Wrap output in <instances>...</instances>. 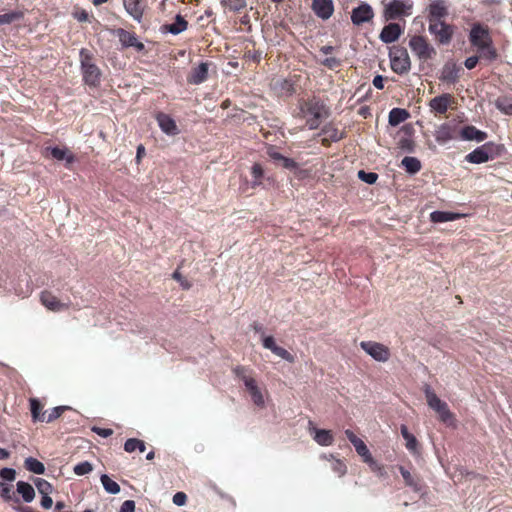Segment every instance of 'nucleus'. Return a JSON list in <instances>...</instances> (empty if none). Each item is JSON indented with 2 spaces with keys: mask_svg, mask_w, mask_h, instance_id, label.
Returning a JSON list of instances; mask_svg holds the SVG:
<instances>
[{
  "mask_svg": "<svg viewBox=\"0 0 512 512\" xmlns=\"http://www.w3.org/2000/svg\"><path fill=\"white\" fill-rule=\"evenodd\" d=\"M409 47L421 61H427L436 55L434 47L422 36L411 37Z\"/></svg>",
  "mask_w": 512,
  "mask_h": 512,
  "instance_id": "nucleus-7",
  "label": "nucleus"
},
{
  "mask_svg": "<svg viewBox=\"0 0 512 512\" xmlns=\"http://www.w3.org/2000/svg\"><path fill=\"white\" fill-rule=\"evenodd\" d=\"M400 430L401 435L405 440V447L407 448V450L411 452L413 455H420L419 443L416 437L408 431L406 425H401Z\"/></svg>",
  "mask_w": 512,
  "mask_h": 512,
  "instance_id": "nucleus-22",
  "label": "nucleus"
},
{
  "mask_svg": "<svg viewBox=\"0 0 512 512\" xmlns=\"http://www.w3.org/2000/svg\"><path fill=\"white\" fill-rule=\"evenodd\" d=\"M487 134L481 130H478L474 126H465L461 130V138L468 141L482 142L486 139Z\"/></svg>",
  "mask_w": 512,
  "mask_h": 512,
  "instance_id": "nucleus-24",
  "label": "nucleus"
},
{
  "mask_svg": "<svg viewBox=\"0 0 512 512\" xmlns=\"http://www.w3.org/2000/svg\"><path fill=\"white\" fill-rule=\"evenodd\" d=\"M479 61V58L477 56H471V57H468L466 60H465V67L467 69H473L477 63Z\"/></svg>",
  "mask_w": 512,
  "mask_h": 512,
  "instance_id": "nucleus-62",
  "label": "nucleus"
},
{
  "mask_svg": "<svg viewBox=\"0 0 512 512\" xmlns=\"http://www.w3.org/2000/svg\"><path fill=\"white\" fill-rule=\"evenodd\" d=\"M399 470H400V473H401L406 485H408L410 487H416V483H415L411 473L402 466H400Z\"/></svg>",
  "mask_w": 512,
  "mask_h": 512,
  "instance_id": "nucleus-50",
  "label": "nucleus"
},
{
  "mask_svg": "<svg viewBox=\"0 0 512 512\" xmlns=\"http://www.w3.org/2000/svg\"><path fill=\"white\" fill-rule=\"evenodd\" d=\"M42 405L37 399L30 400V409L34 421L42 422Z\"/></svg>",
  "mask_w": 512,
  "mask_h": 512,
  "instance_id": "nucleus-42",
  "label": "nucleus"
},
{
  "mask_svg": "<svg viewBox=\"0 0 512 512\" xmlns=\"http://www.w3.org/2000/svg\"><path fill=\"white\" fill-rule=\"evenodd\" d=\"M281 166L287 169H294L296 167V163L293 159L287 158L285 156L278 162Z\"/></svg>",
  "mask_w": 512,
  "mask_h": 512,
  "instance_id": "nucleus-59",
  "label": "nucleus"
},
{
  "mask_svg": "<svg viewBox=\"0 0 512 512\" xmlns=\"http://www.w3.org/2000/svg\"><path fill=\"white\" fill-rule=\"evenodd\" d=\"M365 463H367L370 467V469L379 477H386L387 476V473L384 469V466L379 464L377 461H375L373 459V457L371 456L370 459H367L365 461Z\"/></svg>",
  "mask_w": 512,
  "mask_h": 512,
  "instance_id": "nucleus-44",
  "label": "nucleus"
},
{
  "mask_svg": "<svg viewBox=\"0 0 512 512\" xmlns=\"http://www.w3.org/2000/svg\"><path fill=\"white\" fill-rule=\"evenodd\" d=\"M0 494H1V497L5 500V501H12L14 500L15 502H18V498H15L14 497V493L12 492V487L9 486V485H3L0 489Z\"/></svg>",
  "mask_w": 512,
  "mask_h": 512,
  "instance_id": "nucleus-47",
  "label": "nucleus"
},
{
  "mask_svg": "<svg viewBox=\"0 0 512 512\" xmlns=\"http://www.w3.org/2000/svg\"><path fill=\"white\" fill-rule=\"evenodd\" d=\"M40 301L43 306L52 312L67 310L70 306V303L60 301L54 294L49 291L41 292Z\"/></svg>",
  "mask_w": 512,
  "mask_h": 512,
  "instance_id": "nucleus-11",
  "label": "nucleus"
},
{
  "mask_svg": "<svg viewBox=\"0 0 512 512\" xmlns=\"http://www.w3.org/2000/svg\"><path fill=\"white\" fill-rule=\"evenodd\" d=\"M46 151L49 152L54 159L65 161L67 165H70L74 161L73 154L67 148L49 147L46 148Z\"/></svg>",
  "mask_w": 512,
  "mask_h": 512,
  "instance_id": "nucleus-25",
  "label": "nucleus"
},
{
  "mask_svg": "<svg viewBox=\"0 0 512 512\" xmlns=\"http://www.w3.org/2000/svg\"><path fill=\"white\" fill-rule=\"evenodd\" d=\"M41 506L44 509H50L53 505V500L49 495H42Z\"/></svg>",
  "mask_w": 512,
  "mask_h": 512,
  "instance_id": "nucleus-63",
  "label": "nucleus"
},
{
  "mask_svg": "<svg viewBox=\"0 0 512 512\" xmlns=\"http://www.w3.org/2000/svg\"><path fill=\"white\" fill-rule=\"evenodd\" d=\"M448 14L447 4L444 0H434L429 5V23L442 21Z\"/></svg>",
  "mask_w": 512,
  "mask_h": 512,
  "instance_id": "nucleus-19",
  "label": "nucleus"
},
{
  "mask_svg": "<svg viewBox=\"0 0 512 512\" xmlns=\"http://www.w3.org/2000/svg\"><path fill=\"white\" fill-rule=\"evenodd\" d=\"M470 42L477 48L481 57L488 60L496 58V51L491 45L492 41L487 28L480 24L473 25L470 31Z\"/></svg>",
  "mask_w": 512,
  "mask_h": 512,
  "instance_id": "nucleus-1",
  "label": "nucleus"
},
{
  "mask_svg": "<svg viewBox=\"0 0 512 512\" xmlns=\"http://www.w3.org/2000/svg\"><path fill=\"white\" fill-rule=\"evenodd\" d=\"M374 16L373 10L370 5L363 3L357 8H354L351 13V20L355 25H361L370 21Z\"/></svg>",
  "mask_w": 512,
  "mask_h": 512,
  "instance_id": "nucleus-15",
  "label": "nucleus"
},
{
  "mask_svg": "<svg viewBox=\"0 0 512 512\" xmlns=\"http://www.w3.org/2000/svg\"><path fill=\"white\" fill-rule=\"evenodd\" d=\"M80 65L85 84L97 87L101 80V71L93 61L92 53L82 48L80 50Z\"/></svg>",
  "mask_w": 512,
  "mask_h": 512,
  "instance_id": "nucleus-2",
  "label": "nucleus"
},
{
  "mask_svg": "<svg viewBox=\"0 0 512 512\" xmlns=\"http://www.w3.org/2000/svg\"><path fill=\"white\" fill-rule=\"evenodd\" d=\"M126 12L138 23L142 21L144 5L142 0H123Z\"/></svg>",
  "mask_w": 512,
  "mask_h": 512,
  "instance_id": "nucleus-20",
  "label": "nucleus"
},
{
  "mask_svg": "<svg viewBox=\"0 0 512 512\" xmlns=\"http://www.w3.org/2000/svg\"><path fill=\"white\" fill-rule=\"evenodd\" d=\"M435 139L439 144H445L453 139L452 128L448 124L440 125L435 131Z\"/></svg>",
  "mask_w": 512,
  "mask_h": 512,
  "instance_id": "nucleus-30",
  "label": "nucleus"
},
{
  "mask_svg": "<svg viewBox=\"0 0 512 512\" xmlns=\"http://www.w3.org/2000/svg\"><path fill=\"white\" fill-rule=\"evenodd\" d=\"M358 176L361 180L365 181L368 184H374L378 178V175L376 173H366L364 171H359Z\"/></svg>",
  "mask_w": 512,
  "mask_h": 512,
  "instance_id": "nucleus-49",
  "label": "nucleus"
},
{
  "mask_svg": "<svg viewBox=\"0 0 512 512\" xmlns=\"http://www.w3.org/2000/svg\"><path fill=\"white\" fill-rule=\"evenodd\" d=\"M325 133L327 134V136L332 139L333 141H338L342 138V133L339 132L338 130L336 129H333V128H330V129H327L325 130Z\"/></svg>",
  "mask_w": 512,
  "mask_h": 512,
  "instance_id": "nucleus-60",
  "label": "nucleus"
},
{
  "mask_svg": "<svg viewBox=\"0 0 512 512\" xmlns=\"http://www.w3.org/2000/svg\"><path fill=\"white\" fill-rule=\"evenodd\" d=\"M156 121L163 133L168 136H176L179 134L178 126L175 120L168 114L158 113L156 115Z\"/></svg>",
  "mask_w": 512,
  "mask_h": 512,
  "instance_id": "nucleus-14",
  "label": "nucleus"
},
{
  "mask_svg": "<svg viewBox=\"0 0 512 512\" xmlns=\"http://www.w3.org/2000/svg\"><path fill=\"white\" fill-rule=\"evenodd\" d=\"M66 409L64 406L52 408L50 411L42 413V422L50 423L61 416L62 412Z\"/></svg>",
  "mask_w": 512,
  "mask_h": 512,
  "instance_id": "nucleus-38",
  "label": "nucleus"
},
{
  "mask_svg": "<svg viewBox=\"0 0 512 512\" xmlns=\"http://www.w3.org/2000/svg\"><path fill=\"white\" fill-rule=\"evenodd\" d=\"M461 217V214L446 211H434L430 214V219L434 223H444L449 221L457 220Z\"/></svg>",
  "mask_w": 512,
  "mask_h": 512,
  "instance_id": "nucleus-29",
  "label": "nucleus"
},
{
  "mask_svg": "<svg viewBox=\"0 0 512 512\" xmlns=\"http://www.w3.org/2000/svg\"><path fill=\"white\" fill-rule=\"evenodd\" d=\"M234 373L238 378H240L243 381L247 391L251 396L253 403L256 406L263 408L265 406L264 395L260 388L258 387L256 380L252 377L249 370L246 367L237 366L236 368H234Z\"/></svg>",
  "mask_w": 512,
  "mask_h": 512,
  "instance_id": "nucleus-3",
  "label": "nucleus"
},
{
  "mask_svg": "<svg viewBox=\"0 0 512 512\" xmlns=\"http://www.w3.org/2000/svg\"><path fill=\"white\" fill-rule=\"evenodd\" d=\"M373 85L377 89H383L384 88V78L381 75H377L373 79Z\"/></svg>",
  "mask_w": 512,
  "mask_h": 512,
  "instance_id": "nucleus-64",
  "label": "nucleus"
},
{
  "mask_svg": "<svg viewBox=\"0 0 512 512\" xmlns=\"http://www.w3.org/2000/svg\"><path fill=\"white\" fill-rule=\"evenodd\" d=\"M424 393L428 406L438 414L439 419L447 425H452L454 415L447 403L442 401L429 386L425 387Z\"/></svg>",
  "mask_w": 512,
  "mask_h": 512,
  "instance_id": "nucleus-4",
  "label": "nucleus"
},
{
  "mask_svg": "<svg viewBox=\"0 0 512 512\" xmlns=\"http://www.w3.org/2000/svg\"><path fill=\"white\" fill-rule=\"evenodd\" d=\"M267 154L271 159H273L276 162H279L283 157V155L280 154L274 147H268Z\"/></svg>",
  "mask_w": 512,
  "mask_h": 512,
  "instance_id": "nucleus-61",
  "label": "nucleus"
},
{
  "mask_svg": "<svg viewBox=\"0 0 512 512\" xmlns=\"http://www.w3.org/2000/svg\"><path fill=\"white\" fill-rule=\"evenodd\" d=\"M262 344L265 349H268L271 352H273L278 346L272 336H264L262 339Z\"/></svg>",
  "mask_w": 512,
  "mask_h": 512,
  "instance_id": "nucleus-52",
  "label": "nucleus"
},
{
  "mask_svg": "<svg viewBox=\"0 0 512 512\" xmlns=\"http://www.w3.org/2000/svg\"><path fill=\"white\" fill-rule=\"evenodd\" d=\"M391 69L397 74H406L411 68L410 57L404 47L393 46L389 51Z\"/></svg>",
  "mask_w": 512,
  "mask_h": 512,
  "instance_id": "nucleus-5",
  "label": "nucleus"
},
{
  "mask_svg": "<svg viewBox=\"0 0 512 512\" xmlns=\"http://www.w3.org/2000/svg\"><path fill=\"white\" fill-rule=\"evenodd\" d=\"M353 446L358 455L362 457L364 462L367 459H370V457L372 456L368 447L366 446L362 439L359 438L357 441H353Z\"/></svg>",
  "mask_w": 512,
  "mask_h": 512,
  "instance_id": "nucleus-40",
  "label": "nucleus"
},
{
  "mask_svg": "<svg viewBox=\"0 0 512 512\" xmlns=\"http://www.w3.org/2000/svg\"><path fill=\"white\" fill-rule=\"evenodd\" d=\"M34 485L41 495H50L53 491L51 483L42 478H36L34 480Z\"/></svg>",
  "mask_w": 512,
  "mask_h": 512,
  "instance_id": "nucleus-41",
  "label": "nucleus"
},
{
  "mask_svg": "<svg viewBox=\"0 0 512 512\" xmlns=\"http://www.w3.org/2000/svg\"><path fill=\"white\" fill-rule=\"evenodd\" d=\"M413 2L411 0H390L384 3V17L394 20L412 14Z\"/></svg>",
  "mask_w": 512,
  "mask_h": 512,
  "instance_id": "nucleus-6",
  "label": "nucleus"
},
{
  "mask_svg": "<svg viewBox=\"0 0 512 512\" xmlns=\"http://www.w3.org/2000/svg\"><path fill=\"white\" fill-rule=\"evenodd\" d=\"M92 470H93V465L88 461L78 463L73 468L74 473L78 476L87 475L90 472H92Z\"/></svg>",
  "mask_w": 512,
  "mask_h": 512,
  "instance_id": "nucleus-45",
  "label": "nucleus"
},
{
  "mask_svg": "<svg viewBox=\"0 0 512 512\" xmlns=\"http://www.w3.org/2000/svg\"><path fill=\"white\" fill-rule=\"evenodd\" d=\"M401 35V28L396 23H390L386 25L381 33H380V39L384 43H392L396 41Z\"/></svg>",
  "mask_w": 512,
  "mask_h": 512,
  "instance_id": "nucleus-21",
  "label": "nucleus"
},
{
  "mask_svg": "<svg viewBox=\"0 0 512 512\" xmlns=\"http://www.w3.org/2000/svg\"><path fill=\"white\" fill-rule=\"evenodd\" d=\"M272 353L289 363H293L295 361L294 356L283 347L277 346Z\"/></svg>",
  "mask_w": 512,
  "mask_h": 512,
  "instance_id": "nucleus-46",
  "label": "nucleus"
},
{
  "mask_svg": "<svg viewBox=\"0 0 512 512\" xmlns=\"http://www.w3.org/2000/svg\"><path fill=\"white\" fill-rule=\"evenodd\" d=\"M135 502L132 500H126L122 503L119 512H134Z\"/></svg>",
  "mask_w": 512,
  "mask_h": 512,
  "instance_id": "nucleus-56",
  "label": "nucleus"
},
{
  "mask_svg": "<svg viewBox=\"0 0 512 512\" xmlns=\"http://www.w3.org/2000/svg\"><path fill=\"white\" fill-rule=\"evenodd\" d=\"M23 13L19 11H12L8 13H4L0 15V26L8 25L13 22L19 21L22 19Z\"/></svg>",
  "mask_w": 512,
  "mask_h": 512,
  "instance_id": "nucleus-39",
  "label": "nucleus"
},
{
  "mask_svg": "<svg viewBox=\"0 0 512 512\" xmlns=\"http://www.w3.org/2000/svg\"><path fill=\"white\" fill-rule=\"evenodd\" d=\"M322 64L330 69H335L340 65V61L335 57H327L322 60Z\"/></svg>",
  "mask_w": 512,
  "mask_h": 512,
  "instance_id": "nucleus-54",
  "label": "nucleus"
},
{
  "mask_svg": "<svg viewBox=\"0 0 512 512\" xmlns=\"http://www.w3.org/2000/svg\"><path fill=\"white\" fill-rule=\"evenodd\" d=\"M429 32L433 34L441 44H448L453 35L452 27L443 21L429 23Z\"/></svg>",
  "mask_w": 512,
  "mask_h": 512,
  "instance_id": "nucleus-10",
  "label": "nucleus"
},
{
  "mask_svg": "<svg viewBox=\"0 0 512 512\" xmlns=\"http://www.w3.org/2000/svg\"><path fill=\"white\" fill-rule=\"evenodd\" d=\"M0 478L12 482L16 478V471L13 468H3L0 470Z\"/></svg>",
  "mask_w": 512,
  "mask_h": 512,
  "instance_id": "nucleus-48",
  "label": "nucleus"
},
{
  "mask_svg": "<svg viewBox=\"0 0 512 512\" xmlns=\"http://www.w3.org/2000/svg\"><path fill=\"white\" fill-rule=\"evenodd\" d=\"M16 490L22 499L26 503H30L35 498V490L31 484L25 481H18L16 484Z\"/></svg>",
  "mask_w": 512,
  "mask_h": 512,
  "instance_id": "nucleus-26",
  "label": "nucleus"
},
{
  "mask_svg": "<svg viewBox=\"0 0 512 512\" xmlns=\"http://www.w3.org/2000/svg\"><path fill=\"white\" fill-rule=\"evenodd\" d=\"M309 432L313 440L320 446H330L334 442V436L332 431L326 429H318L313 425V422H309Z\"/></svg>",
  "mask_w": 512,
  "mask_h": 512,
  "instance_id": "nucleus-12",
  "label": "nucleus"
},
{
  "mask_svg": "<svg viewBox=\"0 0 512 512\" xmlns=\"http://www.w3.org/2000/svg\"><path fill=\"white\" fill-rule=\"evenodd\" d=\"M408 117H409V113L405 109L393 108L389 112V120L388 121L391 126H397L400 123L407 120Z\"/></svg>",
  "mask_w": 512,
  "mask_h": 512,
  "instance_id": "nucleus-32",
  "label": "nucleus"
},
{
  "mask_svg": "<svg viewBox=\"0 0 512 512\" xmlns=\"http://www.w3.org/2000/svg\"><path fill=\"white\" fill-rule=\"evenodd\" d=\"M332 469L339 476H343L346 473V465L341 460H335L333 462Z\"/></svg>",
  "mask_w": 512,
  "mask_h": 512,
  "instance_id": "nucleus-53",
  "label": "nucleus"
},
{
  "mask_svg": "<svg viewBox=\"0 0 512 512\" xmlns=\"http://www.w3.org/2000/svg\"><path fill=\"white\" fill-rule=\"evenodd\" d=\"M146 449L145 443L142 440L136 439V438H130L128 439L124 444V450L128 453H132L136 450H139V452H144Z\"/></svg>",
  "mask_w": 512,
  "mask_h": 512,
  "instance_id": "nucleus-36",
  "label": "nucleus"
},
{
  "mask_svg": "<svg viewBox=\"0 0 512 512\" xmlns=\"http://www.w3.org/2000/svg\"><path fill=\"white\" fill-rule=\"evenodd\" d=\"M466 160L470 163L481 164L489 160V154L485 146H481L470 152L466 156Z\"/></svg>",
  "mask_w": 512,
  "mask_h": 512,
  "instance_id": "nucleus-28",
  "label": "nucleus"
},
{
  "mask_svg": "<svg viewBox=\"0 0 512 512\" xmlns=\"http://www.w3.org/2000/svg\"><path fill=\"white\" fill-rule=\"evenodd\" d=\"M24 467L34 474H44L45 466L42 462L33 457H28L24 461Z\"/></svg>",
  "mask_w": 512,
  "mask_h": 512,
  "instance_id": "nucleus-33",
  "label": "nucleus"
},
{
  "mask_svg": "<svg viewBox=\"0 0 512 512\" xmlns=\"http://www.w3.org/2000/svg\"><path fill=\"white\" fill-rule=\"evenodd\" d=\"M92 431L104 438H107L113 434L112 429L108 428L93 427Z\"/></svg>",
  "mask_w": 512,
  "mask_h": 512,
  "instance_id": "nucleus-58",
  "label": "nucleus"
},
{
  "mask_svg": "<svg viewBox=\"0 0 512 512\" xmlns=\"http://www.w3.org/2000/svg\"><path fill=\"white\" fill-rule=\"evenodd\" d=\"M461 67L453 60L447 61L440 75V80L449 84H454L458 81L460 76Z\"/></svg>",
  "mask_w": 512,
  "mask_h": 512,
  "instance_id": "nucleus-13",
  "label": "nucleus"
},
{
  "mask_svg": "<svg viewBox=\"0 0 512 512\" xmlns=\"http://www.w3.org/2000/svg\"><path fill=\"white\" fill-rule=\"evenodd\" d=\"M401 165L405 168L407 173L412 175L418 173L422 168L420 160L411 156L404 157L401 161Z\"/></svg>",
  "mask_w": 512,
  "mask_h": 512,
  "instance_id": "nucleus-31",
  "label": "nucleus"
},
{
  "mask_svg": "<svg viewBox=\"0 0 512 512\" xmlns=\"http://www.w3.org/2000/svg\"><path fill=\"white\" fill-rule=\"evenodd\" d=\"M73 16L76 20H78L79 22H86L89 20V14L81 9V10H76L74 13H73Z\"/></svg>",
  "mask_w": 512,
  "mask_h": 512,
  "instance_id": "nucleus-57",
  "label": "nucleus"
},
{
  "mask_svg": "<svg viewBox=\"0 0 512 512\" xmlns=\"http://www.w3.org/2000/svg\"><path fill=\"white\" fill-rule=\"evenodd\" d=\"M302 113L306 118L307 125L310 129H316L320 125L321 119L325 115V110L319 102H309L302 109Z\"/></svg>",
  "mask_w": 512,
  "mask_h": 512,
  "instance_id": "nucleus-8",
  "label": "nucleus"
},
{
  "mask_svg": "<svg viewBox=\"0 0 512 512\" xmlns=\"http://www.w3.org/2000/svg\"><path fill=\"white\" fill-rule=\"evenodd\" d=\"M172 277H173V279H175L176 281L179 282V284L181 285V287L183 289L187 290L191 287L190 282L186 278H184L178 270H176L173 273Z\"/></svg>",
  "mask_w": 512,
  "mask_h": 512,
  "instance_id": "nucleus-51",
  "label": "nucleus"
},
{
  "mask_svg": "<svg viewBox=\"0 0 512 512\" xmlns=\"http://www.w3.org/2000/svg\"><path fill=\"white\" fill-rule=\"evenodd\" d=\"M186 501H187V496L184 492H177L173 496V503L177 506L185 505Z\"/></svg>",
  "mask_w": 512,
  "mask_h": 512,
  "instance_id": "nucleus-55",
  "label": "nucleus"
},
{
  "mask_svg": "<svg viewBox=\"0 0 512 512\" xmlns=\"http://www.w3.org/2000/svg\"><path fill=\"white\" fill-rule=\"evenodd\" d=\"M452 96L444 93L437 97L432 98L429 101V107L431 111L437 114H445L451 104Z\"/></svg>",
  "mask_w": 512,
  "mask_h": 512,
  "instance_id": "nucleus-18",
  "label": "nucleus"
},
{
  "mask_svg": "<svg viewBox=\"0 0 512 512\" xmlns=\"http://www.w3.org/2000/svg\"><path fill=\"white\" fill-rule=\"evenodd\" d=\"M187 27V21L181 15H177L173 23L164 25L162 29L163 31L169 32L173 35H178L184 32Z\"/></svg>",
  "mask_w": 512,
  "mask_h": 512,
  "instance_id": "nucleus-27",
  "label": "nucleus"
},
{
  "mask_svg": "<svg viewBox=\"0 0 512 512\" xmlns=\"http://www.w3.org/2000/svg\"><path fill=\"white\" fill-rule=\"evenodd\" d=\"M312 9L319 18L327 20L334 12V4L332 0H313Z\"/></svg>",
  "mask_w": 512,
  "mask_h": 512,
  "instance_id": "nucleus-16",
  "label": "nucleus"
},
{
  "mask_svg": "<svg viewBox=\"0 0 512 512\" xmlns=\"http://www.w3.org/2000/svg\"><path fill=\"white\" fill-rule=\"evenodd\" d=\"M495 106L504 114L512 115V98L502 96L496 99Z\"/></svg>",
  "mask_w": 512,
  "mask_h": 512,
  "instance_id": "nucleus-37",
  "label": "nucleus"
},
{
  "mask_svg": "<svg viewBox=\"0 0 512 512\" xmlns=\"http://www.w3.org/2000/svg\"><path fill=\"white\" fill-rule=\"evenodd\" d=\"M101 484L105 491L109 494H118L120 492V486L117 482L112 480L108 475L103 474L100 477Z\"/></svg>",
  "mask_w": 512,
  "mask_h": 512,
  "instance_id": "nucleus-35",
  "label": "nucleus"
},
{
  "mask_svg": "<svg viewBox=\"0 0 512 512\" xmlns=\"http://www.w3.org/2000/svg\"><path fill=\"white\" fill-rule=\"evenodd\" d=\"M221 5L231 11H240L246 6V0H222Z\"/></svg>",
  "mask_w": 512,
  "mask_h": 512,
  "instance_id": "nucleus-43",
  "label": "nucleus"
},
{
  "mask_svg": "<svg viewBox=\"0 0 512 512\" xmlns=\"http://www.w3.org/2000/svg\"><path fill=\"white\" fill-rule=\"evenodd\" d=\"M207 76H208L207 63H200L197 67L192 69L187 80L190 84L198 85V84L203 83L207 79Z\"/></svg>",
  "mask_w": 512,
  "mask_h": 512,
  "instance_id": "nucleus-23",
  "label": "nucleus"
},
{
  "mask_svg": "<svg viewBox=\"0 0 512 512\" xmlns=\"http://www.w3.org/2000/svg\"><path fill=\"white\" fill-rule=\"evenodd\" d=\"M115 35L119 38V41L124 47H134L138 51L144 49V44L138 41L134 33L119 28L115 31Z\"/></svg>",
  "mask_w": 512,
  "mask_h": 512,
  "instance_id": "nucleus-17",
  "label": "nucleus"
},
{
  "mask_svg": "<svg viewBox=\"0 0 512 512\" xmlns=\"http://www.w3.org/2000/svg\"><path fill=\"white\" fill-rule=\"evenodd\" d=\"M251 175H252V181H251V187L256 188L262 185L263 178H264V169L263 167L256 163L251 168Z\"/></svg>",
  "mask_w": 512,
  "mask_h": 512,
  "instance_id": "nucleus-34",
  "label": "nucleus"
},
{
  "mask_svg": "<svg viewBox=\"0 0 512 512\" xmlns=\"http://www.w3.org/2000/svg\"><path fill=\"white\" fill-rule=\"evenodd\" d=\"M360 347L375 361L387 362L390 359V349L382 343L362 341Z\"/></svg>",
  "mask_w": 512,
  "mask_h": 512,
  "instance_id": "nucleus-9",
  "label": "nucleus"
}]
</instances>
